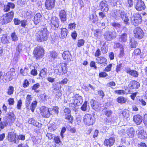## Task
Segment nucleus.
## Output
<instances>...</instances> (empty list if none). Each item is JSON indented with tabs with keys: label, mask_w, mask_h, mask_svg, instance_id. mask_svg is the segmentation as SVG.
<instances>
[{
	"label": "nucleus",
	"mask_w": 147,
	"mask_h": 147,
	"mask_svg": "<svg viewBox=\"0 0 147 147\" xmlns=\"http://www.w3.org/2000/svg\"><path fill=\"white\" fill-rule=\"evenodd\" d=\"M113 16L117 20H119L121 18L123 21L124 23L126 25L129 24V20L128 17L127 13L124 11L119 10H116L113 15Z\"/></svg>",
	"instance_id": "nucleus-1"
},
{
	"label": "nucleus",
	"mask_w": 147,
	"mask_h": 147,
	"mask_svg": "<svg viewBox=\"0 0 147 147\" xmlns=\"http://www.w3.org/2000/svg\"><path fill=\"white\" fill-rule=\"evenodd\" d=\"M49 32L45 28L41 29L36 34L38 41L42 42L47 40L49 37Z\"/></svg>",
	"instance_id": "nucleus-2"
},
{
	"label": "nucleus",
	"mask_w": 147,
	"mask_h": 147,
	"mask_svg": "<svg viewBox=\"0 0 147 147\" xmlns=\"http://www.w3.org/2000/svg\"><path fill=\"white\" fill-rule=\"evenodd\" d=\"M32 99V97L31 95L29 94L27 95L25 101V105L26 108L27 110H31L33 112L36 106L37 102L36 101H33L31 105L29 107V105Z\"/></svg>",
	"instance_id": "nucleus-3"
},
{
	"label": "nucleus",
	"mask_w": 147,
	"mask_h": 147,
	"mask_svg": "<svg viewBox=\"0 0 147 147\" xmlns=\"http://www.w3.org/2000/svg\"><path fill=\"white\" fill-rule=\"evenodd\" d=\"M67 64L62 63L57 66V69L55 70L54 72L58 75H63L67 72Z\"/></svg>",
	"instance_id": "nucleus-4"
},
{
	"label": "nucleus",
	"mask_w": 147,
	"mask_h": 147,
	"mask_svg": "<svg viewBox=\"0 0 147 147\" xmlns=\"http://www.w3.org/2000/svg\"><path fill=\"white\" fill-rule=\"evenodd\" d=\"M14 15L13 11L3 15L1 18V21L2 24H7L12 20Z\"/></svg>",
	"instance_id": "nucleus-5"
},
{
	"label": "nucleus",
	"mask_w": 147,
	"mask_h": 147,
	"mask_svg": "<svg viewBox=\"0 0 147 147\" xmlns=\"http://www.w3.org/2000/svg\"><path fill=\"white\" fill-rule=\"evenodd\" d=\"M40 113L44 117L48 118L51 115H53V112H51V108H49L45 106L42 107L40 109Z\"/></svg>",
	"instance_id": "nucleus-6"
},
{
	"label": "nucleus",
	"mask_w": 147,
	"mask_h": 147,
	"mask_svg": "<svg viewBox=\"0 0 147 147\" xmlns=\"http://www.w3.org/2000/svg\"><path fill=\"white\" fill-rule=\"evenodd\" d=\"M104 38L107 41H111L115 38L116 36V32L114 31L107 30L103 35Z\"/></svg>",
	"instance_id": "nucleus-7"
},
{
	"label": "nucleus",
	"mask_w": 147,
	"mask_h": 147,
	"mask_svg": "<svg viewBox=\"0 0 147 147\" xmlns=\"http://www.w3.org/2000/svg\"><path fill=\"white\" fill-rule=\"evenodd\" d=\"M44 50L43 48L40 47H36L34 51V56L37 59L42 57L44 55Z\"/></svg>",
	"instance_id": "nucleus-8"
},
{
	"label": "nucleus",
	"mask_w": 147,
	"mask_h": 147,
	"mask_svg": "<svg viewBox=\"0 0 147 147\" xmlns=\"http://www.w3.org/2000/svg\"><path fill=\"white\" fill-rule=\"evenodd\" d=\"M142 21L141 16L140 14L136 13L134 14L131 18V23L134 26L138 25L140 24Z\"/></svg>",
	"instance_id": "nucleus-9"
},
{
	"label": "nucleus",
	"mask_w": 147,
	"mask_h": 147,
	"mask_svg": "<svg viewBox=\"0 0 147 147\" xmlns=\"http://www.w3.org/2000/svg\"><path fill=\"white\" fill-rule=\"evenodd\" d=\"M135 37L137 38L141 39L144 36V32L140 28H135L134 30Z\"/></svg>",
	"instance_id": "nucleus-10"
},
{
	"label": "nucleus",
	"mask_w": 147,
	"mask_h": 147,
	"mask_svg": "<svg viewBox=\"0 0 147 147\" xmlns=\"http://www.w3.org/2000/svg\"><path fill=\"white\" fill-rule=\"evenodd\" d=\"M135 8L138 11L144 10L146 7L145 4L142 0H137L135 5Z\"/></svg>",
	"instance_id": "nucleus-11"
},
{
	"label": "nucleus",
	"mask_w": 147,
	"mask_h": 147,
	"mask_svg": "<svg viewBox=\"0 0 147 147\" xmlns=\"http://www.w3.org/2000/svg\"><path fill=\"white\" fill-rule=\"evenodd\" d=\"M83 120L84 123L88 125H92L94 123L92 116L90 114H86L84 117Z\"/></svg>",
	"instance_id": "nucleus-12"
},
{
	"label": "nucleus",
	"mask_w": 147,
	"mask_h": 147,
	"mask_svg": "<svg viewBox=\"0 0 147 147\" xmlns=\"http://www.w3.org/2000/svg\"><path fill=\"white\" fill-rule=\"evenodd\" d=\"M71 101V103L73 104L75 106L80 105L83 102V99L81 96H75Z\"/></svg>",
	"instance_id": "nucleus-13"
},
{
	"label": "nucleus",
	"mask_w": 147,
	"mask_h": 147,
	"mask_svg": "<svg viewBox=\"0 0 147 147\" xmlns=\"http://www.w3.org/2000/svg\"><path fill=\"white\" fill-rule=\"evenodd\" d=\"M16 134L15 132L13 131L9 132L8 133L7 139L10 142H13L15 143H16Z\"/></svg>",
	"instance_id": "nucleus-14"
},
{
	"label": "nucleus",
	"mask_w": 147,
	"mask_h": 147,
	"mask_svg": "<svg viewBox=\"0 0 147 147\" xmlns=\"http://www.w3.org/2000/svg\"><path fill=\"white\" fill-rule=\"evenodd\" d=\"M15 73L14 71H10L8 72L3 76V79L5 80L6 82H8L12 80L13 77L15 76Z\"/></svg>",
	"instance_id": "nucleus-15"
},
{
	"label": "nucleus",
	"mask_w": 147,
	"mask_h": 147,
	"mask_svg": "<svg viewBox=\"0 0 147 147\" xmlns=\"http://www.w3.org/2000/svg\"><path fill=\"white\" fill-rule=\"evenodd\" d=\"M99 7L100 10L104 12H107L109 10L108 5L106 1H101L100 3Z\"/></svg>",
	"instance_id": "nucleus-16"
},
{
	"label": "nucleus",
	"mask_w": 147,
	"mask_h": 147,
	"mask_svg": "<svg viewBox=\"0 0 147 147\" xmlns=\"http://www.w3.org/2000/svg\"><path fill=\"white\" fill-rule=\"evenodd\" d=\"M55 0H46L45 6L48 10H50L55 6Z\"/></svg>",
	"instance_id": "nucleus-17"
},
{
	"label": "nucleus",
	"mask_w": 147,
	"mask_h": 147,
	"mask_svg": "<svg viewBox=\"0 0 147 147\" xmlns=\"http://www.w3.org/2000/svg\"><path fill=\"white\" fill-rule=\"evenodd\" d=\"M115 138L110 137L109 139H106L104 142V145L107 147H111L112 146L115 142Z\"/></svg>",
	"instance_id": "nucleus-18"
},
{
	"label": "nucleus",
	"mask_w": 147,
	"mask_h": 147,
	"mask_svg": "<svg viewBox=\"0 0 147 147\" xmlns=\"http://www.w3.org/2000/svg\"><path fill=\"white\" fill-rule=\"evenodd\" d=\"M60 19L62 22H65L67 20L66 12L64 10H61L59 12Z\"/></svg>",
	"instance_id": "nucleus-19"
},
{
	"label": "nucleus",
	"mask_w": 147,
	"mask_h": 147,
	"mask_svg": "<svg viewBox=\"0 0 147 147\" xmlns=\"http://www.w3.org/2000/svg\"><path fill=\"white\" fill-rule=\"evenodd\" d=\"M59 21L58 19L56 17H53L51 18V26L56 29L59 26Z\"/></svg>",
	"instance_id": "nucleus-20"
},
{
	"label": "nucleus",
	"mask_w": 147,
	"mask_h": 147,
	"mask_svg": "<svg viewBox=\"0 0 147 147\" xmlns=\"http://www.w3.org/2000/svg\"><path fill=\"white\" fill-rule=\"evenodd\" d=\"M62 55L63 59L67 60V61H70L72 58L71 55L70 53L68 51H65L63 52Z\"/></svg>",
	"instance_id": "nucleus-21"
},
{
	"label": "nucleus",
	"mask_w": 147,
	"mask_h": 147,
	"mask_svg": "<svg viewBox=\"0 0 147 147\" xmlns=\"http://www.w3.org/2000/svg\"><path fill=\"white\" fill-rule=\"evenodd\" d=\"M42 16L40 13H37L34 16V22L36 25L38 24L42 20Z\"/></svg>",
	"instance_id": "nucleus-22"
},
{
	"label": "nucleus",
	"mask_w": 147,
	"mask_h": 147,
	"mask_svg": "<svg viewBox=\"0 0 147 147\" xmlns=\"http://www.w3.org/2000/svg\"><path fill=\"white\" fill-rule=\"evenodd\" d=\"M140 86V84L135 81L131 82L129 85V88L131 89H138Z\"/></svg>",
	"instance_id": "nucleus-23"
},
{
	"label": "nucleus",
	"mask_w": 147,
	"mask_h": 147,
	"mask_svg": "<svg viewBox=\"0 0 147 147\" xmlns=\"http://www.w3.org/2000/svg\"><path fill=\"white\" fill-rule=\"evenodd\" d=\"M138 131V136L139 138L141 139H145L147 138V134L144 130H139Z\"/></svg>",
	"instance_id": "nucleus-24"
},
{
	"label": "nucleus",
	"mask_w": 147,
	"mask_h": 147,
	"mask_svg": "<svg viewBox=\"0 0 147 147\" xmlns=\"http://www.w3.org/2000/svg\"><path fill=\"white\" fill-rule=\"evenodd\" d=\"M8 115L6 119H7L11 123L13 122L16 119V117L15 116V115L12 112H9L7 114Z\"/></svg>",
	"instance_id": "nucleus-25"
},
{
	"label": "nucleus",
	"mask_w": 147,
	"mask_h": 147,
	"mask_svg": "<svg viewBox=\"0 0 147 147\" xmlns=\"http://www.w3.org/2000/svg\"><path fill=\"white\" fill-rule=\"evenodd\" d=\"M15 7V5L12 3H8L6 5L4 6L3 10L4 11L7 12L10 9H13Z\"/></svg>",
	"instance_id": "nucleus-26"
},
{
	"label": "nucleus",
	"mask_w": 147,
	"mask_h": 147,
	"mask_svg": "<svg viewBox=\"0 0 147 147\" xmlns=\"http://www.w3.org/2000/svg\"><path fill=\"white\" fill-rule=\"evenodd\" d=\"M96 62L100 64H107V60L103 57H97L96 59Z\"/></svg>",
	"instance_id": "nucleus-27"
},
{
	"label": "nucleus",
	"mask_w": 147,
	"mask_h": 147,
	"mask_svg": "<svg viewBox=\"0 0 147 147\" xmlns=\"http://www.w3.org/2000/svg\"><path fill=\"white\" fill-rule=\"evenodd\" d=\"M142 120V117L139 115H137L134 117V121L137 125L140 124Z\"/></svg>",
	"instance_id": "nucleus-28"
},
{
	"label": "nucleus",
	"mask_w": 147,
	"mask_h": 147,
	"mask_svg": "<svg viewBox=\"0 0 147 147\" xmlns=\"http://www.w3.org/2000/svg\"><path fill=\"white\" fill-rule=\"evenodd\" d=\"M127 33H123L120 36L119 38V41L122 42H126L127 41Z\"/></svg>",
	"instance_id": "nucleus-29"
},
{
	"label": "nucleus",
	"mask_w": 147,
	"mask_h": 147,
	"mask_svg": "<svg viewBox=\"0 0 147 147\" xmlns=\"http://www.w3.org/2000/svg\"><path fill=\"white\" fill-rule=\"evenodd\" d=\"M28 122L29 123L33 124L34 126L38 127H40L41 126V124L39 123L38 122L36 121L32 118L28 120Z\"/></svg>",
	"instance_id": "nucleus-30"
},
{
	"label": "nucleus",
	"mask_w": 147,
	"mask_h": 147,
	"mask_svg": "<svg viewBox=\"0 0 147 147\" xmlns=\"http://www.w3.org/2000/svg\"><path fill=\"white\" fill-rule=\"evenodd\" d=\"M67 34V30L65 28H62L61 29V38L63 39L65 38Z\"/></svg>",
	"instance_id": "nucleus-31"
},
{
	"label": "nucleus",
	"mask_w": 147,
	"mask_h": 147,
	"mask_svg": "<svg viewBox=\"0 0 147 147\" xmlns=\"http://www.w3.org/2000/svg\"><path fill=\"white\" fill-rule=\"evenodd\" d=\"M9 123V121L7 119H5L3 121L0 122V127L2 129H3L5 127L7 126L8 123Z\"/></svg>",
	"instance_id": "nucleus-32"
},
{
	"label": "nucleus",
	"mask_w": 147,
	"mask_h": 147,
	"mask_svg": "<svg viewBox=\"0 0 147 147\" xmlns=\"http://www.w3.org/2000/svg\"><path fill=\"white\" fill-rule=\"evenodd\" d=\"M127 134L130 137L132 138L134 136L135 131L132 127L128 129L127 131Z\"/></svg>",
	"instance_id": "nucleus-33"
},
{
	"label": "nucleus",
	"mask_w": 147,
	"mask_h": 147,
	"mask_svg": "<svg viewBox=\"0 0 147 147\" xmlns=\"http://www.w3.org/2000/svg\"><path fill=\"white\" fill-rule=\"evenodd\" d=\"M117 101L121 104L125 103L127 101V99L123 97H118L117 99Z\"/></svg>",
	"instance_id": "nucleus-34"
},
{
	"label": "nucleus",
	"mask_w": 147,
	"mask_h": 147,
	"mask_svg": "<svg viewBox=\"0 0 147 147\" xmlns=\"http://www.w3.org/2000/svg\"><path fill=\"white\" fill-rule=\"evenodd\" d=\"M90 19L93 22L95 23L98 20V18L96 15L94 13L90 16Z\"/></svg>",
	"instance_id": "nucleus-35"
},
{
	"label": "nucleus",
	"mask_w": 147,
	"mask_h": 147,
	"mask_svg": "<svg viewBox=\"0 0 147 147\" xmlns=\"http://www.w3.org/2000/svg\"><path fill=\"white\" fill-rule=\"evenodd\" d=\"M100 105L98 102L95 101L93 103V105L92 106L93 108L95 110L97 109H100Z\"/></svg>",
	"instance_id": "nucleus-36"
},
{
	"label": "nucleus",
	"mask_w": 147,
	"mask_h": 147,
	"mask_svg": "<svg viewBox=\"0 0 147 147\" xmlns=\"http://www.w3.org/2000/svg\"><path fill=\"white\" fill-rule=\"evenodd\" d=\"M65 119L67 120L68 122L71 123H72L73 121V117L71 116L70 114L65 115Z\"/></svg>",
	"instance_id": "nucleus-37"
},
{
	"label": "nucleus",
	"mask_w": 147,
	"mask_h": 147,
	"mask_svg": "<svg viewBox=\"0 0 147 147\" xmlns=\"http://www.w3.org/2000/svg\"><path fill=\"white\" fill-rule=\"evenodd\" d=\"M1 40L2 43L4 44H7L9 42L7 39V36L6 34L3 35L1 38Z\"/></svg>",
	"instance_id": "nucleus-38"
},
{
	"label": "nucleus",
	"mask_w": 147,
	"mask_h": 147,
	"mask_svg": "<svg viewBox=\"0 0 147 147\" xmlns=\"http://www.w3.org/2000/svg\"><path fill=\"white\" fill-rule=\"evenodd\" d=\"M130 46L131 48H135L136 47L137 42L135 41L134 38H131L130 40Z\"/></svg>",
	"instance_id": "nucleus-39"
},
{
	"label": "nucleus",
	"mask_w": 147,
	"mask_h": 147,
	"mask_svg": "<svg viewBox=\"0 0 147 147\" xmlns=\"http://www.w3.org/2000/svg\"><path fill=\"white\" fill-rule=\"evenodd\" d=\"M14 92V88L11 86H9L7 89V93L8 95H11Z\"/></svg>",
	"instance_id": "nucleus-40"
},
{
	"label": "nucleus",
	"mask_w": 147,
	"mask_h": 147,
	"mask_svg": "<svg viewBox=\"0 0 147 147\" xmlns=\"http://www.w3.org/2000/svg\"><path fill=\"white\" fill-rule=\"evenodd\" d=\"M122 114L123 117L126 119L129 117V116L128 111L126 109H125L123 111Z\"/></svg>",
	"instance_id": "nucleus-41"
},
{
	"label": "nucleus",
	"mask_w": 147,
	"mask_h": 147,
	"mask_svg": "<svg viewBox=\"0 0 147 147\" xmlns=\"http://www.w3.org/2000/svg\"><path fill=\"white\" fill-rule=\"evenodd\" d=\"M47 69L46 68H44L42 69L41 70L39 74L40 76L41 77H44L47 74Z\"/></svg>",
	"instance_id": "nucleus-42"
},
{
	"label": "nucleus",
	"mask_w": 147,
	"mask_h": 147,
	"mask_svg": "<svg viewBox=\"0 0 147 147\" xmlns=\"http://www.w3.org/2000/svg\"><path fill=\"white\" fill-rule=\"evenodd\" d=\"M126 6L128 8H131L133 5V2L132 0H127Z\"/></svg>",
	"instance_id": "nucleus-43"
},
{
	"label": "nucleus",
	"mask_w": 147,
	"mask_h": 147,
	"mask_svg": "<svg viewBox=\"0 0 147 147\" xmlns=\"http://www.w3.org/2000/svg\"><path fill=\"white\" fill-rule=\"evenodd\" d=\"M59 83L57 82L56 84H53L54 90H59L61 88V86Z\"/></svg>",
	"instance_id": "nucleus-44"
},
{
	"label": "nucleus",
	"mask_w": 147,
	"mask_h": 147,
	"mask_svg": "<svg viewBox=\"0 0 147 147\" xmlns=\"http://www.w3.org/2000/svg\"><path fill=\"white\" fill-rule=\"evenodd\" d=\"M11 37L13 41H16L18 40V37L15 32L12 33L11 35Z\"/></svg>",
	"instance_id": "nucleus-45"
},
{
	"label": "nucleus",
	"mask_w": 147,
	"mask_h": 147,
	"mask_svg": "<svg viewBox=\"0 0 147 147\" xmlns=\"http://www.w3.org/2000/svg\"><path fill=\"white\" fill-rule=\"evenodd\" d=\"M85 41L83 39H80L78 40L77 43V46L78 47H80L83 46L84 43Z\"/></svg>",
	"instance_id": "nucleus-46"
},
{
	"label": "nucleus",
	"mask_w": 147,
	"mask_h": 147,
	"mask_svg": "<svg viewBox=\"0 0 147 147\" xmlns=\"http://www.w3.org/2000/svg\"><path fill=\"white\" fill-rule=\"evenodd\" d=\"M111 25L116 29L120 28L121 25L118 22H113L111 23Z\"/></svg>",
	"instance_id": "nucleus-47"
},
{
	"label": "nucleus",
	"mask_w": 147,
	"mask_h": 147,
	"mask_svg": "<svg viewBox=\"0 0 147 147\" xmlns=\"http://www.w3.org/2000/svg\"><path fill=\"white\" fill-rule=\"evenodd\" d=\"M99 16L101 19H102L107 18V16L105 13L102 12H100L98 13Z\"/></svg>",
	"instance_id": "nucleus-48"
},
{
	"label": "nucleus",
	"mask_w": 147,
	"mask_h": 147,
	"mask_svg": "<svg viewBox=\"0 0 147 147\" xmlns=\"http://www.w3.org/2000/svg\"><path fill=\"white\" fill-rule=\"evenodd\" d=\"M51 112L53 111L57 115L59 112V107H53L52 108H51Z\"/></svg>",
	"instance_id": "nucleus-49"
},
{
	"label": "nucleus",
	"mask_w": 147,
	"mask_h": 147,
	"mask_svg": "<svg viewBox=\"0 0 147 147\" xmlns=\"http://www.w3.org/2000/svg\"><path fill=\"white\" fill-rule=\"evenodd\" d=\"M87 102L85 101L84 104L81 107V109L83 111H85L86 110Z\"/></svg>",
	"instance_id": "nucleus-50"
},
{
	"label": "nucleus",
	"mask_w": 147,
	"mask_h": 147,
	"mask_svg": "<svg viewBox=\"0 0 147 147\" xmlns=\"http://www.w3.org/2000/svg\"><path fill=\"white\" fill-rule=\"evenodd\" d=\"M130 75L135 77H137L138 76V74L136 71L134 70H132Z\"/></svg>",
	"instance_id": "nucleus-51"
},
{
	"label": "nucleus",
	"mask_w": 147,
	"mask_h": 147,
	"mask_svg": "<svg viewBox=\"0 0 147 147\" xmlns=\"http://www.w3.org/2000/svg\"><path fill=\"white\" fill-rule=\"evenodd\" d=\"M114 47L115 49L120 48V49H121L123 47V46L119 43H115Z\"/></svg>",
	"instance_id": "nucleus-52"
},
{
	"label": "nucleus",
	"mask_w": 147,
	"mask_h": 147,
	"mask_svg": "<svg viewBox=\"0 0 147 147\" xmlns=\"http://www.w3.org/2000/svg\"><path fill=\"white\" fill-rule=\"evenodd\" d=\"M57 55V53L55 51H53L50 52V56L53 58H56Z\"/></svg>",
	"instance_id": "nucleus-53"
},
{
	"label": "nucleus",
	"mask_w": 147,
	"mask_h": 147,
	"mask_svg": "<svg viewBox=\"0 0 147 147\" xmlns=\"http://www.w3.org/2000/svg\"><path fill=\"white\" fill-rule=\"evenodd\" d=\"M47 96L45 93L41 95V99L42 100L44 101H47Z\"/></svg>",
	"instance_id": "nucleus-54"
},
{
	"label": "nucleus",
	"mask_w": 147,
	"mask_h": 147,
	"mask_svg": "<svg viewBox=\"0 0 147 147\" xmlns=\"http://www.w3.org/2000/svg\"><path fill=\"white\" fill-rule=\"evenodd\" d=\"M141 53V50L139 49H135L134 52V54L136 55H140Z\"/></svg>",
	"instance_id": "nucleus-55"
},
{
	"label": "nucleus",
	"mask_w": 147,
	"mask_h": 147,
	"mask_svg": "<svg viewBox=\"0 0 147 147\" xmlns=\"http://www.w3.org/2000/svg\"><path fill=\"white\" fill-rule=\"evenodd\" d=\"M101 34V32L99 30H96L94 32V34L98 38Z\"/></svg>",
	"instance_id": "nucleus-56"
},
{
	"label": "nucleus",
	"mask_w": 147,
	"mask_h": 147,
	"mask_svg": "<svg viewBox=\"0 0 147 147\" xmlns=\"http://www.w3.org/2000/svg\"><path fill=\"white\" fill-rule=\"evenodd\" d=\"M139 103L141 105L143 106H145L146 105V102L143 99L140 98L139 99Z\"/></svg>",
	"instance_id": "nucleus-57"
},
{
	"label": "nucleus",
	"mask_w": 147,
	"mask_h": 147,
	"mask_svg": "<svg viewBox=\"0 0 147 147\" xmlns=\"http://www.w3.org/2000/svg\"><path fill=\"white\" fill-rule=\"evenodd\" d=\"M40 86V85L39 83H37L34 84L32 87V89L36 90L37 88H39Z\"/></svg>",
	"instance_id": "nucleus-58"
},
{
	"label": "nucleus",
	"mask_w": 147,
	"mask_h": 147,
	"mask_svg": "<svg viewBox=\"0 0 147 147\" xmlns=\"http://www.w3.org/2000/svg\"><path fill=\"white\" fill-rule=\"evenodd\" d=\"M68 81V80L67 78H65L63 80L59 82V83L60 84H65L67 83Z\"/></svg>",
	"instance_id": "nucleus-59"
},
{
	"label": "nucleus",
	"mask_w": 147,
	"mask_h": 147,
	"mask_svg": "<svg viewBox=\"0 0 147 147\" xmlns=\"http://www.w3.org/2000/svg\"><path fill=\"white\" fill-rule=\"evenodd\" d=\"M122 65V64L120 63L117 65L116 69V71L118 73L120 71Z\"/></svg>",
	"instance_id": "nucleus-60"
},
{
	"label": "nucleus",
	"mask_w": 147,
	"mask_h": 147,
	"mask_svg": "<svg viewBox=\"0 0 147 147\" xmlns=\"http://www.w3.org/2000/svg\"><path fill=\"white\" fill-rule=\"evenodd\" d=\"M112 114V112L111 110H107L105 112V115L108 117H110Z\"/></svg>",
	"instance_id": "nucleus-61"
},
{
	"label": "nucleus",
	"mask_w": 147,
	"mask_h": 147,
	"mask_svg": "<svg viewBox=\"0 0 147 147\" xmlns=\"http://www.w3.org/2000/svg\"><path fill=\"white\" fill-rule=\"evenodd\" d=\"M21 26L25 27L27 25V21L25 20H22L21 22Z\"/></svg>",
	"instance_id": "nucleus-62"
},
{
	"label": "nucleus",
	"mask_w": 147,
	"mask_h": 147,
	"mask_svg": "<svg viewBox=\"0 0 147 147\" xmlns=\"http://www.w3.org/2000/svg\"><path fill=\"white\" fill-rule=\"evenodd\" d=\"M14 24L16 25H19L21 23V21L18 19L15 18L13 20Z\"/></svg>",
	"instance_id": "nucleus-63"
},
{
	"label": "nucleus",
	"mask_w": 147,
	"mask_h": 147,
	"mask_svg": "<svg viewBox=\"0 0 147 147\" xmlns=\"http://www.w3.org/2000/svg\"><path fill=\"white\" fill-rule=\"evenodd\" d=\"M138 147H147L145 143L140 142L138 144Z\"/></svg>",
	"instance_id": "nucleus-64"
}]
</instances>
